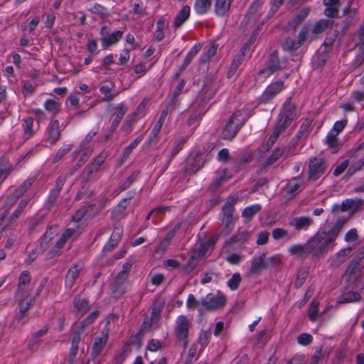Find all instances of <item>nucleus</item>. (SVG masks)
<instances>
[{
  "label": "nucleus",
  "mask_w": 364,
  "mask_h": 364,
  "mask_svg": "<svg viewBox=\"0 0 364 364\" xmlns=\"http://www.w3.org/2000/svg\"><path fill=\"white\" fill-rule=\"evenodd\" d=\"M335 240L336 238L328 231H318L307 242L311 254L318 257L332 249Z\"/></svg>",
  "instance_id": "f257e3e1"
},
{
  "label": "nucleus",
  "mask_w": 364,
  "mask_h": 364,
  "mask_svg": "<svg viewBox=\"0 0 364 364\" xmlns=\"http://www.w3.org/2000/svg\"><path fill=\"white\" fill-rule=\"evenodd\" d=\"M247 121V116L242 110L235 112L223 129L221 136L224 140H232Z\"/></svg>",
  "instance_id": "f03ea898"
},
{
  "label": "nucleus",
  "mask_w": 364,
  "mask_h": 364,
  "mask_svg": "<svg viewBox=\"0 0 364 364\" xmlns=\"http://www.w3.org/2000/svg\"><path fill=\"white\" fill-rule=\"evenodd\" d=\"M191 326V322L185 315H180L176 320L173 334L184 348L189 343L188 333Z\"/></svg>",
  "instance_id": "7ed1b4c3"
},
{
  "label": "nucleus",
  "mask_w": 364,
  "mask_h": 364,
  "mask_svg": "<svg viewBox=\"0 0 364 364\" xmlns=\"http://www.w3.org/2000/svg\"><path fill=\"white\" fill-rule=\"evenodd\" d=\"M328 166L326 162L321 158H311L309 163L308 178L310 181H315L320 178L326 171Z\"/></svg>",
  "instance_id": "20e7f679"
},
{
  "label": "nucleus",
  "mask_w": 364,
  "mask_h": 364,
  "mask_svg": "<svg viewBox=\"0 0 364 364\" xmlns=\"http://www.w3.org/2000/svg\"><path fill=\"white\" fill-rule=\"evenodd\" d=\"M296 115V106L291 102V98L289 97L283 105L277 124L286 129L295 119Z\"/></svg>",
  "instance_id": "39448f33"
},
{
  "label": "nucleus",
  "mask_w": 364,
  "mask_h": 364,
  "mask_svg": "<svg viewBox=\"0 0 364 364\" xmlns=\"http://www.w3.org/2000/svg\"><path fill=\"white\" fill-rule=\"evenodd\" d=\"M226 304V297L224 294L218 293L213 294H208L205 297L200 300V304L206 311H215L223 307Z\"/></svg>",
  "instance_id": "423d86ee"
},
{
  "label": "nucleus",
  "mask_w": 364,
  "mask_h": 364,
  "mask_svg": "<svg viewBox=\"0 0 364 364\" xmlns=\"http://www.w3.org/2000/svg\"><path fill=\"white\" fill-rule=\"evenodd\" d=\"M218 88V86L213 77L205 76L200 92V95L203 97V102L200 104H203L205 106V104L215 95Z\"/></svg>",
  "instance_id": "0eeeda50"
},
{
  "label": "nucleus",
  "mask_w": 364,
  "mask_h": 364,
  "mask_svg": "<svg viewBox=\"0 0 364 364\" xmlns=\"http://www.w3.org/2000/svg\"><path fill=\"white\" fill-rule=\"evenodd\" d=\"M107 157V154L106 153L101 152L93 159L92 162L86 167L83 173V177L86 181H90L92 174L100 171V166L104 164Z\"/></svg>",
  "instance_id": "6e6552de"
},
{
  "label": "nucleus",
  "mask_w": 364,
  "mask_h": 364,
  "mask_svg": "<svg viewBox=\"0 0 364 364\" xmlns=\"http://www.w3.org/2000/svg\"><path fill=\"white\" fill-rule=\"evenodd\" d=\"M236 200L233 197H229L228 200L225 203L223 207V215L224 217L223 223L225 228H229L230 225H233L235 220L233 218L234 205Z\"/></svg>",
  "instance_id": "1a4fd4ad"
},
{
  "label": "nucleus",
  "mask_w": 364,
  "mask_h": 364,
  "mask_svg": "<svg viewBox=\"0 0 364 364\" xmlns=\"http://www.w3.org/2000/svg\"><path fill=\"white\" fill-rule=\"evenodd\" d=\"M115 109L117 111V112L115 113V118L112 121L108 129L109 134L105 136V141L109 140V139L111 137L112 134L116 130L117 127L119 126L126 112H127V107L125 106L124 103H120L119 105H118L115 107Z\"/></svg>",
  "instance_id": "9d476101"
},
{
  "label": "nucleus",
  "mask_w": 364,
  "mask_h": 364,
  "mask_svg": "<svg viewBox=\"0 0 364 364\" xmlns=\"http://www.w3.org/2000/svg\"><path fill=\"white\" fill-rule=\"evenodd\" d=\"M248 50V45L245 44L244 45L240 50V51L237 53L236 55H235L234 58L232 60V63L230 64L229 70L228 71V77L231 78L233 77L238 68L241 65V64L243 63L245 53L247 50Z\"/></svg>",
  "instance_id": "9b49d317"
},
{
  "label": "nucleus",
  "mask_w": 364,
  "mask_h": 364,
  "mask_svg": "<svg viewBox=\"0 0 364 364\" xmlns=\"http://www.w3.org/2000/svg\"><path fill=\"white\" fill-rule=\"evenodd\" d=\"M99 89L104 95L102 100L103 102L112 101L119 94V92L115 91V84L113 82H103L100 85Z\"/></svg>",
  "instance_id": "f8f14e48"
},
{
  "label": "nucleus",
  "mask_w": 364,
  "mask_h": 364,
  "mask_svg": "<svg viewBox=\"0 0 364 364\" xmlns=\"http://www.w3.org/2000/svg\"><path fill=\"white\" fill-rule=\"evenodd\" d=\"M266 253L263 252L259 256H255L251 261L248 275L259 274L263 269L268 268L267 262H264Z\"/></svg>",
  "instance_id": "ddd939ff"
},
{
  "label": "nucleus",
  "mask_w": 364,
  "mask_h": 364,
  "mask_svg": "<svg viewBox=\"0 0 364 364\" xmlns=\"http://www.w3.org/2000/svg\"><path fill=\"white\" fill-rule=\"evenodd\" d=\"M31 281V277L28 271H23L19 277L18 289L16 295L21 296L22 295L29 294V284Z\"/></svg>",
  "instance_id": "4468645a"
},
{
  "label": "nucleus",
  "mask_w": 364,
  "mask_h": 364,
  "mask_svg": "<svg viewBox=\"0 0 364 364\" xmlns=\"http://www.w3.org/2000/svg\"><path fill=\"white\" fill-rule=\"evenodd\" d=\"M284 88V82L282 80H277L271 83L264 91L262 98L264 102L271 100L274 96L279 93Z\"/></svg>",
  "instance_id": "2eb2a0df"
},
{
  "label": "nucleus",
  "mask_w": 364,
  "mask_h": 364,
  "mask_svg": "<svg viewBox=\"0 0 364 364\" xmlns=\"http://www.w3.org/2000/svg\"><path fill=\"white\" fill-rule=\"evenodd\" d=\"M18 199L13 194L9 195L5 200L4 206L1 208L0 215V228L1 230H5L4 223L9 216L11 208L16 203Z\"/></svg>",
  "instance_id": "dca6fc26"
},
{
  "label": "nucleus",
  "mask_w": 364,
  "mask_h": 364,
  "mask_svg": "<svg viewBox=\"0 0 364 364\" xmlns=\"http://www.w3.org/2000/svg\"><path fill=\"white\" fill-rule=\"evenodd\" d=\"M127 279H122L119 276H116L114 281L110 284L112 294L115 299H120L127 291L124 283Z\"/></svg>",
  "instance_id": "f3484780"
},
{
  "label": "nucleus",
  "mask_w": 364,
  "mask_h": 364,
  "mask_svg": "<svg viewBox=\"0 0 364 364\" xmlns=\"http://www.w3.org/2000/svg\"><path fill=\"white\" fill-rule=\"evenodd\" d=\"M313 223V219L307 216L294 218L289 222V225L297 231L306 230Z\"/></svg>",
  "instance_id": "a211bd4d"
},
{
  "label": "nucleus",
  "mask_w": 364,
  "mask_h": 364,
  "mask_svg": "<svg viewBox=\"0 0 364 364\" xmlns=\"http://www.w3.org/2000/svg\"><path fill=\"white\" fill-rule=\"evenodd\" d=\"M14 171V166L6 156L0 157V187L2 183Z\"/></svg>",
  "instance_id": "6ab92c4d"
},
{
  "label": "nucleus",
  "mask_w": 364,
  "mask_h": 364,
  "mask_svg": "<svg viewBox=\"0 0 364 364\" xmlns=\"http://www.w3.org/2000/svg\"><path fill=\"white\" fill-rule=\"evenodd\" d=\"M250 237L249 232L246 230H238L235 235L231 236L226 242L225 245L232 246V247H237L244 244Z\"/></svg>",
  "instance_id": "aec40b11"
},
{
  "label": "nucleus",
  "mask_w": 364,
  "mask_h": 364,
  "mask_svg": "<svg viewBox=\"0 0 364 364\" xmlns=\"http://www.w3.org/2000/svg\"><path fill=\"white\" fill-rule=\"evenodd\" d=\"M16 300L18 304L19 307V319H22L25 314L30 309L33 299L29 298V294L22 295L21 296H18V295H15Z\"/></svg>",
  "instance_id": "412c9836"
},
{
  "label": "nucleus",
  "mask_w": 364,
  "mask_h": 364,
  "mask_svg": "<svg viewBox=\"0 0 364 364\" xmlns=\"http://www.w3.org/2000/svg\"><path fill=\"white\" fill-rule=\"evenodd\" d=\"M107 340L108 336L107 333H104V332H102L101 336L95 338V341L91 352L92 358H95L102 353V350L104 349L107 342Z\"/></svg>",
  "instance_id": "4be33fe9"
},
{
  "label": "nucleus",
  "mask_w": 364,
  "mask_h": 364,
  "mask_svg": "<svg viewBox=\"0 0 364 364\" xmlns=\"http://www.w3.org/2000/svg\"><path fill=\"white\" fill-rule=\"evenodd\" d=\"M310 12L309 7L302 8L289 22L288 26L291 28L293 30H296V28L304 21V20L308 16Z\"/></svg>",
  "instance_id": "5701e85b"
},
{
  "label": "nucleus",
  "mask_w": 364,
  "mask_h": 364,
  "mask_svg": "<svg viewBox=\"0 0 364 364\" xmlns=\"http://www.w3.org/2000/svg\"><path fill=\"white\" fill-rule=\"evenodd\" d=\"M288 251L291 255H296L299 258H306L311 254L307 242L304 245H294L289 248Z\"/></svg>",
  "instance_id": "b1692460"
},
{
  "label": "nucleus",
  "mask_w": 364,
  "mask_h": 364,
  "mask_svg": "<svg viewBox=\"0 0 364 364\" xmlns=\"http://www.w3.org/2000/svg\"><path fill=\"white\" fill-rule=\"evenodd\" d=\"M205 111V106L203 104L198 103L194 105L193 112L187 121V124L189 127L193 125L198 120L201 119Z\"/></svg>",
  "instance_id": "393cba45"
},
{
  "label": "nucleus",
  "mask_w": 364,
  "mask_h": 364,
  "mask_svg": "<svg viewBox=\"0 0 364 364\" xmlns=\"http://www.w3.org/2000/svg\"><path fill=\"white\" fill-rule=\"evenodd\" d=\"M214 242L208 241L205 242L201 240H199L198 243H196L194 247L191 250V254L193 255L198 259L203 257L206 254L208 247L213 245Z\"/></svg>",
  "instance_id": "a878e982"
},
{
  "label": "nucleus",
  "mask_w": 364,
  "mask_h": 364,
  "mask_svg": "<svg viewBox=\"0 0 364 364\" xmlns=\"http://www.w3.org/2000/svg\"><path fill=\"white\" fill-rule=\"evenodd\" d=\"M191 14V8L186 5L183 6L181 10L177 14L173 26L175 29L179 28L189 18Z\"/></svg>",
  "instance_id": "bb28decb"
},
{
  "label": "nucleus",
  "mask_w": 364,
  "mask_h": 364,
  "mask_svg": "<svg viewBox=\"0 0 364 364\" xmlns=\"http://www.w3.org/2000/svg\"><path fill=\"white\" fill-rule=\"evenodd\" d=\"M73 305L76 314H79L80 315L85 314L90 308L87 299L79 296H76L74 298Z\"/></svg>",
  "instance_id": "cd10ccee"
},
{
  "label": "nucleus",
  "mask_w": 364,
  "mask_h": 364,
  "mask_svg": "<svg viewBox=\"0 0 364 364\" xmlns=\"http://www.w3.org/2000/svg\"><path fill=\"white\" fill-rule=\"evenodd\" d=\"M267 68L269 74H272L282 68L277 50H274L270 54Z\"/></svg>",
  "instance_id": "c85d7f7f"
},
{
  "label": "nucleus",
  "mask_w": 364,
  "mask_h": 364,
  "mask_svg": "<svg viewBox=\"0 0 364 364\" xmlns=\"http://www.w3.org/2000/svg\"><path fill=\"white\" fill-rule=\"evenodd\" d=\"M60 136V131L58 120L51 119L47 141L53 144L59 139Z\"/></svg>",
  "instance_id": "c756f323"
},
{
  "label": "nucleus",
  "mask_w": 364,
  "mask_h": 364,
  "mask_svg": "<svg viewBox=\"0 0 364 364\" xmlns=\"http://www.w3.org/2000/svg\"><path fill=\"white\" fill-rule=\"evenodd\" d=\"M231 6L230 0H216L215 3V12L218 16H224L230 11Z\"/></svg>",
  "instance_id": "7c9ffc66"
},
{
  "label": "nucleus",
  "mask_w": 364,
  "mask_h": 364,
  "mask_svg": "<svg viewBox=\"0 0 364 364\" xmlns=\"http://www.w3.org/2000/svg\"><path fill=\"white\" fill-rule=\"evenodd\" d=\"M80 270L81 267L77 264L72 265L66 274L65 282L67 285L70 287L73 286L76 279L79 277Z\"/></svg>",
  "instance_id": "2f4dec72"
},
{
  "label": "nucleus",
  "mask_w": 364,
  "mask_h": 364,
  "mask_svg": "<svg viewBox=\"0 0 364 364\" xmlns=\"http://www.w3.org/2000/svg\"><path fill=\"white\" fill-rule=\"evenodd\" d=\"M357 13V9L355 8L348 7L343 10L345 18L343 21V30L346 31L352 25L355 16Z\"/></svg>",
  "instance_id": "473e14b6"
},
{
  "label": "nucleus",
  "mask_w": 364,
  "mask_h": 364,
  "mask_svg": "<svg viewBox=\"0 0 364 364\" xmlns=\"http://www.w3.org/2000/svg\"><path fill=\"white\" fill-rule=\"evenodd\" d=\"M210 332L208 331H201L198 335L197 341L193 343L197 345L198 353L200 355L209 343Z\"/></svg>",
  "instance_id": "72a5a7b5"
},
{
  "label": "nucleus",
  "mask_w": 364,
  "mask_h": 364,
  "mask_svg": "<svg viewBox=\"0 0 364 364\" xmlns=\"http://www.w3.org/2000/svg\"><path fill=\"white\" fill-rule=\"evenodd\" d=\"M124 30H118L112 33H109L107 38H104L103 45L104 48H109L112 45L116 44L123 36Z\"/></svg>",
  "instance_id": "f704fd0d"
},
{
  "label": "nucleus",
  "mask_w": 364,
  "mask_h": 364,
  "mask_svg": "<svg viewBox=\"0 0 364 364\" xmlns=\"http://www.w3.org/2000/svg\"><path fill=\"white\" fill-rule=\"evenodd\" d=\"M361 299L360 294L357 291H348L341 294L338 299V304H346L358 301Z\"/></svg>",
  "instance_id": "c9c22d12"
},
{
  "label": "nucleus",
  "mask_w": 364,
  "mask_h": 364,
  "mask_svg": "<svg viewBox=\"0 0 364 364\" xmlns=\"http://www.w3.org/2000/svg\"><path fill=\"white\" fill-rule=\"evenodd\" d=\"M200 48V44H196L191 48V49L186 56L183 63L180 66V72H183L187 68V66L191 63L193 58L198 53Z\"/></svg>",
  "instance_id": "e433bc0d"
},
{
  "label": "nucleus",
  "mask_w": 364,
  "mask_h": 364,
  "mask_svg": "<svg viewBox=\"0 0 364 364\" xmlns=\"http://www.w3.org/2000/svg\"><path fill=\"white\" fill-rule=\"evenodd\" d=\"M186 142V139L185 138H181L178 141H176L175 146L173 148V149L171 150V154L163 168L164 171L168 168V167L169 166V165L171 164V160L182 149V148Z\"/></svg>",
  "instance_id": "4c0bfd02"
},
{
  "label": "nucleus",
  "mask_w": 364,
  "mask_h": 364,
  "mask_svg": "<svg viewBox=\"0 0 364 364\" xmlns=\"http://www.w3.org/2000/svg\"><path fill=\"white\" fill-rule=\"evenodd\" d=\"M211 5V0H196L193 7L198 14L203 15L210 9Z\"/></svg>",
  "instance_id": "58836bf2"
},
{
  "label": "nucleus",
  "mask_w": 364,
  "mask_h": 364,
  "mask_svg": "<svg viewBox=\"0 0 364 364\" xmlns=\"http://www.w3.org/2000/svg\"><path fill=\"white\" fill-rule=\"evenodd\" d=\"M143 139L144 136L140 135L136 139H135L128 146L124 148L122 153V159L118 166L122 165L124 161H125L129 157L132 150L138 146V144L142 141Z\"/></svg>",
  "instance_id": "ea45409f"
},
{
  "label": "nucleus",
  "mask_w": 364,
  "mask_h": 364,
  "mask_svg": "<svg viewBox=\"0 0 364 364\" xmlns=\"http://www.w3.org/2000/svg\"><path fill=\"white\" fill-rule=\"evenodd\" d=\"M333 21L330 19H320L314 25L312 33L319 34L325 31L328 28L333 26Z\"/></svg>",
  "instance_id": "a19ab883"
},
{
  "label": "nucleus",
  "mask_w": 364,
  "mask_h": 364,
  "mask_svg": "<svg viewBox=\"0 0 364 364\" xmlns=\"http://www.w3.org/2000/svg\"><path fill=\"white\" fill-rule=\"evenodd\" d=\"M283 155L287 156L286 149L277 148L273 153L265 160L264 166L267 167L274 164Z\"/></svg>",
  "instance_id": "79ce46f5"
},
{
  "label": "nucleus",
  "mask_w": 364,
  "mask_h": 364,
  "mask_svg": "<svg viewBox=\"0 0 364 364\" xmlns=\"http://www.w3.org/2000/svg\"><path fill=\"white\" fill-rule=\"evenodd\" d=\"M33 181L34 179L33 178L26 179L15 189L12 194L19 199L30 188Z\"/></svg>",
  "instance_id": "37998d69"
},
{
  "label": "nucleus",
  "mask_w": 364,
  "mask_h": 364,
  "mask_svg": "<svg viewBox=\"0 0 364 364\" xmlns=\"http://www.w3.org/2000/svg\"><path fill=\"white\" fill-rule=\"evenodd\" d=\"M62 186H63V183L60 181H58L55 187L53 190L50 191V194H49L48 201L47 203V209L48 208L53 206L55 204L57 199L59 196L60 190L62 188Z\"/></svg>",
  "instance_id": "c03bdc74"
},
{
  "label": "nucleus",
  "mask_w": 364,
  "mask_h": 364,
  "mask_svg": "<svg viewBox=\"0 0 364 364\" xmlns=\"http://www.w3.org/2000/svg\"><path fill=\"white\" fill-rule=\"evenodd\" d=\"M132 198V196H131L129 198H124L119 201L118 205L114 208L113 210V215L114 217L120 218L123 216L124 212L128 206L129 202Z\"/></svg>",
  "instance_id": "a18cd8bd"
},
{
  "label": "nucleus",
  "mask_w": 364,
  "mask_h": 364,
  "mask_svg": "<svg viewBox=\"0 0 364 364\" xmlns=\"http://www.w3.org/2000/svg\"><path fill=\"white\" fill-rule=\"evenodd\" d=\"M356 47L358 48V53L353 63L354 68H360L364 63V40L362 42L357 43Z\"/></svg>",
  "instance_id": "49530a36"
},
{
  "label": "nucleus",
  "mask_w": 364,
  "mask_h": 364,
  "mask_svg": "<svg viewBox=\"0 0 364 364\" xmlns=\"http://www.w3.org/2000/svg\"><path fill=\"white\" fill-rule=\"evenodd\" d=\"M302 185V181L299 176L294 177L289 180L286 186V192L290 195H294L297 189Z\"/></svg>",
  "instance_id": "de8ad7c7"
},
{
  "label": "nucleus",
  "mask_w": 364,
  "mask_h": 364,
  "mask_svg": "<svg viewBox=\"0 0 364 364\" xmlns=\"http://www.w3.org/2000/svg\"><path fill=\"white\" fill-rule=\"evenodd\" d=\"M46 237V233L43 234L40 239V246L38 247H36L35 250H33L31 252H30L28 259L26 261V263L27 264H31V262H33L36 257H38V255L39 253H43L44 249H43V241L44 237Z\"/></svg>",
  "instance_id": "09e8293b"
},
{
  "label": "nucleus",
  "mask_w": 364,
  "mask_h": 364,
  "mask_svg": "<svg viewBox=\"0 0 364 364\" xmlns=\"http://www.w3.org/2000/svg\"><path fill=\"white\" fill-rule=\"evenodd\" d=\"M338 134H335V133L330 131L326 136V143L328 146L331 149L332 153H336L338 150V141L337 139V136Z\"/></svg>",
  "instance_id": "8fccbe9b"
},
{
  "label": "nucleus",
  "mask_w": 364,
  "mask_h": 364,
  "mask_svg": "<svg viewBox=\"0 0 364 364\" xmlns=\"http://www.w3.org/2000/svg\"><path fill=\"white\" fill-rule=\"evenodd\" d=\"M95 208V205H85L78 209L75 213L73 215V220L75 222L81 221L85 216L87 215L89 210H92Z\"/></svg>",
  "instance_id": "3c124183"
},
{
  "label": "nucleus",
  "mask_w": 364,
  "mask_h": 364,
  "mask_svg": "<svg viewBox=\"0 0 364 364\" xmlns=\"http://www.w3.org/2000/svg\"><path fill=\"white\" fill-rule=\"evenodd\" d=\"M137 121V114L136 112L129 115L127 119L124 122L122 130L126 134L131 133L134 124Z\"/></svg>",
  "instance_id": "603ef678"
},
{
  "label": "nucleus",
  "mask_w": 364,
  "mask_h": 364,
  "mask_svg": "<svg viewBox=\"0 0 364 364\" xmlns=\"http://www.w3.org/2000/svg\"><path fill=\"white\" fill-rule=\"evenodd\" d=\"M346 222L347 218L344 217L338 218L336 223L331 227V228L328 232L331 233L336 239L341 229L346 223Z\"/></svg>",
  "instance_id": "864d4df0"
},
{
  "label": "nucleus",
  "mask_w": 364,
  "mask_h": 364,
  "mask_svg": "<svg viewBox=\"0 0 364 364\" xmlns=\"http://www.w3.org/2000/svg\"><path fill=\"white\" fill-rule=\"evenodd\" d=\"M198 350L196 344H193L188 350V355L183 362V364H193L199 357Z\"/></svg>",
  "instance_id": "5fc2aeb1"
},
{
  "label": "nucleus",
  "mask_w": 364,
  "mask_h": 364,
  "mask_svg": "<svg viewBox=\"0 0 364 364\" xmlns=\"http://www.w3.org/2000/svg\"><path fill=\"white\" fill-rule=\"evenodd\" d=\"M282 48L284 50L291 52L297 50L300 48L299 43L295 40L287 37L282 43Z\"/></svg>",
  "instance_id": "6e6d98bb"
},
{
  "label": "nucleus",
  "mask_w": 364,
  "mask_h": 364,
  "mask_svg": "<svg viewBox=\"0 0 364 364\" xmlns=\"http://www.w3.org/2000/svg\"><path fill=\"white\" fill-rule=\"evenodd\" d=\"M272 237L276 240H279L284 238H286L287 240H289L292 237V236L289 234L287 230L280 228L273 229L272 232Z\"/></svg>",
  "instance_id": "4d7b16f0"
},
{
  "label": "nucleus",
  "mask_w": 364,
  "mask_h": 364,
  "mask_svg": "<svg viewBox=\"0 0 364 364\" xmlns=\"http://www.w3.org/2000/svg\"><path fill=\"white\" fill-rule=\"evenodd\" d=\"M140 171L136 170L134 171L124 182L119 186L121 191L127 189L139 177Z\"/></svg>",
  "instance_id": "13d9d810"
},
{
  "label": "nucleus",
  "mask_w": 364,
  "mask_h": 364,
  "mask_svg": "<svg viewBox=\"0 0 364 364\" xmlns=\"http://www.w3.org/2000/svg\"><path fill=\"white\" fill-rule=\"evenodd\" d=\"M285 129L280 127V125L276 124L272 134L270 135L268 140L267 141V146L269 147L272 146L273 144L277 141L280 134Z\"/></svg>",
  "instance_id": "bf43d9fd"
},
{
  "label": "nucleus",
  "mask_w": 364,
  "mask_h": 364,
  "mask_svg": "<svg viewBox=\"0 0 364 364\" xmlns=\"http://www.w3.org/2000/svg\"><path fill=\"white\" fill-rule=\"evenodd\" d=\"M99 311L95 310L90 314L83 321L80 323L81 331H83L85 328L89 325L92 324L98 317Z\"/></svg>",
  "instance_id": "052dcab7"
},
{
  "label": "nucleus",
  "mask_w": 364,
  "mask_h": 364,
  "mask_svg": "<svg viewBox=\"0 0 364 364\" xmlns=\"http://www.w3.org/2000/svg\"><path fill=\"white\" fill-rule=\"evenodd\" d=\"M261 210L260 205L256 204L245 208L242 211V216L247 218L251 219L256 213L259 212Z\"/></svg>",
  "instance_id": "680f3d73"
},
{
  "label": "nucleus",
  "mask_w": 364,
  "mask_h": 364,
  "mask_svg": "<svg viewBox=\"0 0 364 364\" xmlns=\"http://www.w3.org/2000/svg\"><path fill=\"white\" fill-rule=\"evenodd\" d=\"M318 301L313 300L309 309L308 316L311 321H315L318 313Z\"/></svg>",
  "instance_id": "e2e57ef3"
},
{
  "label": "nucleus",
  "mask_w": 364,
  "mask_h": 364,
  "mask_svg": "<svg viewBox=\"0 0 364 364\" xmlns=\"http://www.w3.org/2000/svg\"><path fill=\"white\" fill-rule=\"evenodd\" d=\"M24 210L23 208L17 207L14 212L6 219V222L4 223L5 229L17 220L18 217L24 213Z\"/></svg>",
  "instance_id": "0e129e2a"
},
{
  "label": "nucleus",
  "mask_w": 364,
  "mask_h": 364,
  "mask_svg": "<svg viewBox=\"0 0 364 364\" xmlns=\"http://www.w3.org/2000/svg\"><path fill=\"white\" fill-rule=\"evenodd\" d=\"M24 210L23 208L17 207L14 212L6 219V222L4 223L5 229L17 220L18 217L24 213Z\"/></svg>",
  "instance_id": "69168bd1"
},
{
  "label": "nucleus",
  "mask_w": 364,
  "mask_h": 364,
  "mask_svg": "<svg viewBox=\"0 0 364 364\" xmlns=\"http://www.w3.org/2000/svg\"><path fill=\"white\" fill-rule=\"evenodd\" d=\"M73 148L72 145H65L60 148L52 159L53 163L58 162L63 157L68 154Z\"/></svg>",
  "instance_id": "338daca9"
},
{
  "label": "nucleus",
  "mask_w": 364,
  "mask_h": 364,
  "mask_svg": "<svg viewBox=\"0 0 364 364\" xmlns=\"http://www.w3.org/2000/svg\"><path fill=\"white\" fill-rule=\"evenodd\" d=\"M198 258L191 253V256L187 263L183 267V269L185 272L190 273L194 270L197 264Z\"/></svg>",
  "instance_id": "774afa93"
}]
</instances>
